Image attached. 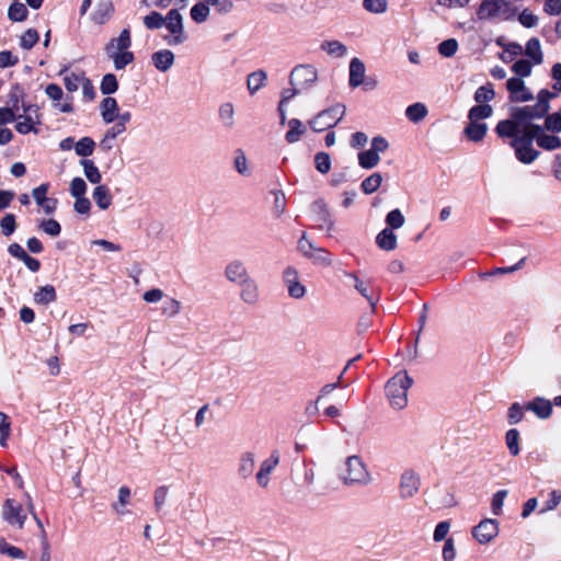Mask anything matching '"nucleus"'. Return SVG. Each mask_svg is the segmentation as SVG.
<instances>
[{"instance_id": "1", "label": "nucleus", "mask_w": 561, "mask_h": 561, "mask_svg": "<svg viewBox=\"0 0 561 561\" xmlns=\"http://www.w3.org/2000/svg\"><path fill=\"white\" fill-rule=\"evenodd\" d=\"M556 93L548 90H541L538 93V101L534 106H524L516 110L513 114L512 119H505L499 122L496 125V133L500 137H515L520 136L524 133L527 121L530 118H539L546 115L549 111V100L554 98Z\"/></svg>"}, {"instance_id": "2", "label": "nucleus", "mask_w": 561, "mask_h": 561, "mask_svg": "<svg viewBox=\"0 0 561 561\" xmlns=\"http://www.w3.org/2000/svg\"><path fill=\"white\" fill-rule=\"evenodd\" d=\"M339 477L346 486H366L373 481L367 465L358 455H352L345 458L340 469Z\"/></svg>"}, {"instance_id": "3", "label": "nucleus", "mask_w": 561, "mask_h": 561, "mask_svg": "<svg viewBox=\"0 0 561 561\" xmlns=\"http://www.w3.org/2000/svg\"><path fill=\"white\" fill-rule=\"evenodd\" d=\"M131 37L129 28H124L118 36L111 38L105 45L104 51L114 64L116 70L125 69L135 59L134 53L129 50Z\"/></svg>"}, {"instance_id": "4", "label": "nucleus", "mask_w": 561, "mask_h": 561, "mask_svg": "<svg viewBox=\"0 0 561 561\" xmlns=\"http://www.w3.org/2000/svg\"><path fill=\"white\" fill-rule=\"evenodd\" d=\"M540 130L541 127L539 125L526 124L524 133L512 140L511 145L515 149L516 158L520 162L529 164L538 158L539 151L533 147V141Z\"/></svg>"}, {"instance_id": "5", "label": "nucleus", "mask_w": 561, "mask_h": 561, "mask_svg": "<svg viewBox=\"0 0 561 561\" xmlns=\"http://www.w3.org/2000/svg\"><path fill=\"white\" fill-rule=\"evenodd\" d=\"M413 380L407 371H399L386 385V393L392 408L401 410L408 403V389Z\"/></svg>"}, {"instance_id": "6", "label": "nucleus", "mask_w": 561, "mask_h": 561, "mask_svg": "<svg viewBox=\"0 0 561 561\" xmlns=\"http://www.w3.org/2000/svg\"><path fill=\"white\" fill-rule=\"evenodd\" d=\"M512 0H483L477 11L479 20H511L516 15Z\"/></svg>"}, {"instance_id": "7", "label": "nucleus", "mask_w": 561, "mask_h": 561, "mask_svg": "<svg viewBox=\"0 0 561 561\" xmlns=\"http://www.w3.org/2000/svg\"><path fill=\"white\" fill-rule=\"evenodd\" d=\"M345 112L346 108L343 104H335L318 113L308 124L316 133H320L335 126L343 118Z\"/></svg>"}, {"instance_id": "8", "label": "nucleus", "mask_w": 561, "mask_h": 561, "mask_svg": "<svg viewBox=\"0 0 561 561\" xmlns=\"http://www.w3.org/2000/svg\"><path fill=\"white\" fill-rule=\"evenodd\" d=\"M163 25L169 31V35L164 36V41L168 45L175 46L186 41V35L183 27V18L178 10L172 9L168 12L167 16L164 18Z\"/></svg>"}, {"instance_id": "9", "label": "nucleus", "mask_w": 561, "mask_h": 561, "mask_svg": "<svg viewBox=\"0 0 561 561\" xmlns=\"http://www.w3.org/2000/svg\"><path fill=\"white\" fill-rule=\"evenodd\" d=\"M18 123L15 129L22 135L28 133L38 134L37 125L42 124L39 108L36 105L28 104L23 106V114L16 115Z\"/></svg>"}, {"instance_id": "10", "label": "nucleus", "mask_w": 561, "mask_h": 561, "mask_svg": "<svg viewBox=\"0 0 561 561\" xmlns=\"http://www.w3.org/2000/svg\"><path fill=\"white\" fill-rule=\"evenodd\" d=\"M2 518L11 527L22 529L27 518L23 505L14 499H7L2 506Z\"/></svg>"}, {"instance_id": "11", "label": "nucleus", "mask_w": 561, "mask_h": 561, "mask_svg": "<svg viewBox=\"0 0 561 561\" xmlns=\"http://www.w3.org/2000/svg\"><path fill=\"white\" fill-rule=\"evenodd\" d=\"M318 80V71L312 65H298L289 76V81L293 87L301 89L311 88Z\"/></svg>"}, {"instance_id": "12", "label": "nucleus", "mask_w": 561, "mask_h": 561, "mask_svg": "<svg viewBox=\"0 0 561 561\" xmlns=\"http://www.w3.org/2000/svg\"><path fill=\"white\" fill-rule=\"evenodd\" d=\"M499 531V522L496 519L485 518L472 528L471 534L480 545H488L497 537Z\"/></svg>"}, {"instance_id": "13", "label": "nucleus", "mask_w": 561, "mask_h": 561, "mask_svg": "<svg viewBox=\"0 0 561 561\" xmlns=\"http://www.w3.org/2000/svg\"><path fill=\"white\" fill-rule=\"evenodd\" d=\"M344 275L353 280L354 289L367 300L373 309H375L380 299V295L378 289L373 286L371 282L362 279L355 273L351 272H345Z\"/></svg>"}, {"instance_id": "14", "label": "nucleus", "mask_w": 561, "mask_h": 561, "mask_svg": "<svg viewBox=\"0 0 561 561\" xmlns=\"http://www.w3.org/2000/svg\"><path fill=\"white\" fill-rule=\"evenodd\" d=\"M280 461L278 450H273L267 458L261 461L259 470L255 474V481L262 489H266L271 482V474L277 468Z\"/></svg>"}, {"instance_id": "15", "label": "nucleus", "mask_w": 561, "mask_h": 561, "mask_svg": "<svg viewBox=\"0 0 561 561\" xmlns=\"http://www.w3.org/2000/svg\"><path fill=\"white\" fill-rule=\"evenodd\" d=\"M421 485L420 476L413 470H405L400 477L399 496L402 500H408L419 493Z\"/></svg>"}, {"instance_id": "16", "label": "nucleus", "mask_w": 561, "mask_h": 561, "mask_svg": "<svg viewBox=\"0 0 561 561\" xmlns=\"http://www.w3.org/2000/svg\"><path fill=\"white\" fill-rule=\"evenodd\" d=\"M224 275L229 283L234 285L244 283L251 276L248 266L240 259L228 262L225 266Z\"/></svg>"}, {"instance_id": "17", "label": "nucleus", "mask_w": 561, "mask_h": 561, "mask_svg": "<svg viewBox=\"0 0 561 561\" xmlns=\"http://www.w3.org/2000/svg\"><path fill=\"white\" fill-rule=\"evenodd\" d=\"M283 280L288 295L295 299H301L306 295V287L299 280V273L293 266H287L283 272Z\"/></svg>"}, {"instance_id": "18", "label": "nucleus", "mask_w": 561, "mask_h": 561, "mask_svg": "<svg viewBox=\"0 0 561 561\" xmlns=\"http://www.w3.org/2000/svg\"><path fill=\"white\" fill-rule=\"evenodd\" d=\"M506 89L513 102H527L533 100V94L526 88L523 79L518 77L510 78L506 82Z\"/></svg>"}, {"instance_id": "19", "label": "nucleus", "mask_w": 561, "mask_h": 561, "mask_svg": "<svg viewBox=\"0 0 561 561\" xmlns=\"http://www.w3.org/2000/svg\"><path fill=\"white\" fill-rule=\"evenodd\" d=\"M48 190L49 184L43 183L32 191L33 198L46 215L53 214L57 208V199L47 197Z\"/></svg>"}, {"instance_id": "20", "label": "nucleus", "mask_w": 561, "mask_h": 561, "mask_svg": "<svg viewBox=\"0 0 561 561\" xmlns=\"http://www.w3.org/2000/svg\"><path fill=\"white\" fill-rule=\"evenodd\" d=\"M238 286L240 287V299L244 304L254 306L259 302L260 289L256 280L252 276L245 279L244 283L238 284Z\"/></svg>"}, {"instance_id": "21", "label": "nucleus", "mask_w": 561, "mask_h": 561, "mask_svg": "<svg viewBox=\"0 0 561 561\" xmlns=\"http://www.w3.org/2000/svg\"><path fill=\"white\" fill-rule=\"evenodd\" d=\"M525 410L531 411L539 419L547 420L552 414V402L543 397H536L525 405Z\"/></svg>"}, {"instance_id": "22", "label": "nucleus", "mask_w": 561, "mask_h": 561, "mask_svg": "<svg viewBox=\"0 0 561 561\" xmlns=\"http://www.w3.org/2000/svg\"><path fill=\"white\" fill-rule=\"evenodd\" d=\"M366 68L364 62L358 58H353L350 62V80L351 88H357L364 83Z\"/></svg>"}, {"instance_id": "23", "label": "nucleus", "mask_w": 561, "mask_h": 561, "mask_svg": "<svg viewBox=\"0 0 561 561\" xmlns=\"http://www.w3.org/2000/svg\"><path fill=\"white\" fill-rule=\"evenodd\" d=\"M130 495H131V491L128 486L123 485L118 489L117 501L112 503V505H111L112 511L117 516H125L130 513V511L127 510V505L130 502Z\"/></svg>"}, {"instance_id": "24", "label": "nucleus", "mask_w": 561, "mask_h": 561, "mask_svg": "<svg viewBox=\"0 0 561 561\" xmlns=\"http://www.w3.org/2000/svg\"><path fill=\"white\" fill-rule=\"evenodd\" d=\"M174 54L169 49L156 51L151 56L153 66L161 72H167L174 64Z\"/></svg>"}, {"instance_id": "25", "label": "nucleus", "mask_w": 561, "mask_h": 561, "mask_svg": "<svg viewBox=\"0 0 561 561\" xmlns=\"http://www.w3.org/2000/svg\"><path fill=\"white\" fill-rule=\"evenodd\" d=\"M100 110L103 121L107 124L114 123L119 112L117 101L111 96L103 99Z\"/></svg>"}, {"instance_id": "26", "label": "nucleus", "mask_w": 561, "mask_h": 561, "mask_svg": "<svg viewBox=\"0 0 561 561\" xmlns=\"http://www.w3.org/2000/svg\"><path fill=\"white\" fill-rule=\"evenodd\" d=\"M255 468V455L252 451L243 453L238 463V474L242 479H249L253 476Z\"/></svg>"}, {"instance_id": "27", "label": "nucleus", "mask_w": 561, "mask_h": 561, "mask_svg": "<svg viewBox=\"0 0 561 561\" xmlns=\"http://www.w3.org/2000/svg\"><path fill=\"white\" fill-rule=\"evenodd\" d=\"M114 12V5L111 0H101L93 14L92 19L96 24H104L110 20Z\"/></svg>"}, {"instance_id": "28", "label": "nucleus", "mask_w": 561, "mask_h": 561, "mask_svg": "<svg viewBox=\"0 0 561 561\" xmlns=\"http://www.w3.org/2000/svg\"><path fill=\"white\" fill-rule=\"evenodd\" d=\"M377 245L385 251H392L397 247V236L389 229H382L376 237Z\"/></svg>"}, {"instance_id": "29", "label": "nucleus", "mask_w": 561, "mask_h": 561, "mask_svg": "<svg viewBox=\"0 0 561 561\" xmlns=\"http://www.w3.org/2000/svg\"><path fill=\"white\" fill-rule=\"evenodd\" d=\"M488 130V125L479 121H469L465 128L466 136L472 141H481Z\"/></svg>"}, {"instance_id": "30", "label": "nucleus", "mask_w": 561, "mask_h": 561, "mask_svg": "<svg viewBox=\"0 0 561 561\" xmlns=\"http://www.w3.org/2000/svg\"><path fill=\"white\" fill-rule=\"evenodd\" d=\"M218 118L225 128L230 129L234 126V106L231 102L220 104L218 108Z\"/></svg>"}, {"instance_id": "31", "label": "nucleus", "mask_w": 561, "mask_h": 561, "mask_svg": "<svg viewBox=\"0 0 561 561\" xmlns=\"http://www.w3.org/2000/svg\"><path fill=\"white\" fill-rule=\"evenodd\" d=\"M92 197L100 209H107L112 204V195L107 186L98 185L93 193Z\"/></svg>"}, {"instance_id": "32", "label": "nucleus", "mask_w": 561, "mask_h": 561, "mask_svg": "<svg viewBox=\"0 0 561 561\" xmlns=\"http://www.w3.org/2000/svg\"><path fill=\"white\" fill-rule=\"evenodd\" d=\"M267 75L264 70H256L248 76L247 87L251 95L265 85Z\"/></svg>"}, {"instance_id": "33", "label": "nucleus", "mask_w": 561, "mask_h": 561, "mask_svg": "<svg viewBox=\"0 0 561 561\" xmlns=\"http://www.w3.org/2000/svg\"><path fill=\"white\" fill-rule=\"evenodd\" d=\"M288 127L289 129L285 135V139L289 144L297 142L306 131V127L304 126L302 122L298 118H291L288 122Z\"/></svg>"}, {"instance_id": "34", "label": "nucleus", "mask_w": 561, "mask_h": 561, "mask_svg": "<svg viewBox=\"0 0 561 561\" xmlns=\"http://www.w3.org/2000/svg\"><path fill=\"white\" fill-rule=\"evenodd\" d=\"M57 298L56 290L51 285L39 287L34 294V301L41 305H48L54 302Z\"/></svg>"}, {"instance_id": "35", "label": "nucleus", "mask_w": 561, "mask_h": 561, "mask_svg": "<svg viewBox=\"0 0 561 561\" xmlns=\"http://www.w3.org/2000/svg\"><path fill=\"white\" fill-rule=\"evenodd\" d=\"M427 108L423 103H414L407 107L405 116L412 123H420L427 115Z\"/></svg>"}, {"instance_id": "36", "label": "nucleus", "mask_w": 561, "mask_h": 561, "mask_svg": "<svg viewBox=\"0 0 561 561\" xmlns=\"http://www.w3.org/2000/svg\"><path fill=\"white\" fill-rule=\"evenodd\" d=\"M492 114L493 108L491 105L478 103V105H474L469 110L468 119L481 122L483 119L491 117Z\"/></svg>"}, {"instance_id": "37", "label": "nucleus", "mask_w": 561, "mask_h": 561, "mask_svg": "<svg viewBox=\"0 0 561 561\" xmlns=\"http://www.w3.org/2000/svg\"><path fill=\"white\" fill-rule=\"evenodd\" d=\"M88 181L92 184H99L102 180L101 172L92 160L83 159L80 161Z\"/></svg>"}, {"instance_id": "38", "label": "nucleus", "mask_w": 561, "mask_h": 561, "mask_svg": "<svg viewBox=\"0 0 561 561\" xmlns=\"http://www.w3.org/2000/svg\"><path fill=\"white\" fill-rule=\"evenodd\" d=\"M538 146L545 150H554L561 147V139L554 135L542 134L541 130L535 137Z\"/></svg>"}, {"instance_id": "39", "label": "nucleus", "mask_w": 561, "mask_h": 561, "mask_svg": "<svg viewBox=\"0 0 561 561\" xmlns=\"http://www.w3.org/2000/svg\"><path fill=\"white\" fill-rule=\"evenodd\" d=\"M525 53L529 58H531L535 65H539L542 62L541 46L537 38H530L526 43Z\"/></svg>"}, {"instance_id": "40", "label": "nucleus", "mask_w": 561, "mask_h": 561, "mask_svg": "<svg viewBox=\"0 0 561 561\" xmlns=\"http://www.w3.org/2000/svg\"><path fill=\"white\" fill-rule=\"evenodd\" d=\"M233 165L236 171L243 176H249L251 174L250 167L248 164V159L243 150L237 149L234 151Z\"/></svg>"}, {"instance_id": "41", "label": "nucleus", "mask_w": 561, "mask_h": 561, "mask_svg": "<svg viewBox=\"0 0 561 561\" xmlns=\"http://www.w3.org/2000/svg\"><path fill=\"white\" fill-rule=\"evenodd\" d=\"M380 162V157L377 156L371 149L358 153V164L363 169H373Z\"/></svg>"}, {"instance_id": "42", "label": "nucleus", "mask_w": 561, "mask_h": 561, "mask_svg": "<svg viewBox=\"0 0 561 561\" xmlns=\"http://www.w3.org/2000/svg\"><path fill=\"white\" fill-rule=\"evenodd\" d=\"M321 49L333 57H343L347 48L339 41H327L321 44Z\"/></svg>"}, {"instance_id": "43", "label": "nucleus", "mask_w": 561, "mask_h": 561, "mask_svg": "<svg viewBox=\"0 0 561 561\" xmlns=\"http://www.w3.org/2000/svg\"><path fill=\"white\" fill-rule=\"evenodd\" d=\"M382 183V176L380 173L376 172L366 178L360 187L365 194H373L375 193Z\"/></svg>"}, {"instance_id": "44", "label": "nucleus", "mask_w": 561, "mask_h": 561, "mask_svg": "<svg viewBox=\"0 0 561 561\" xmlns=\"http://www.w3.org/2000/svg\"><path fill=\"white\" fill-rule=\"evenodd\" d=\"M85 76L83 73L69 72L64 77V84L68 92H76L83 83Z\"/></svg>"}, {"instance_id": "45", "label": "nucleus", "mask_w": 561, "mask_h": 561, "mask_svg": "<svg viewBox=\"0 0 561 561\" xmlns=\"http://www.w3.org/2000/svg\"><path fill=\"white\" fill-rule=\"evenodd\" d=\"M95 148V142L90 137H83L75 145L76 153L80 157H89L93 153Z\"/></svg>"}, {"instance_id": "46", "label": "nucleus", "mask_w": 561, "mask_h": 561, "mask_svg": "<svg viewBox=\"0 0 561 561\" xmlns=\"http://www.w3.org/2000/svg\"><path fill=\"white\" fill-rule=\"evenodd\" d=\"M314 264L321 266H329L332 263L331 253L322 248L313 249L312 253L308 256Z\"/></svg>"}, {"instance_id": "47", "label": "nucleus", "mask_w": 561, "mask_h": 561, "mask_svg": "<svg viewBox=\"0 0 561 561\" xmlns=\"http://www.w3.org/2000/svg\"><path fill=\"white\" fill-rule=\"evenodd\" d=\"M274 196L272 214L275 218H279L286 211V197L282 191H273Z\"/></svg>"}, {"instance_id": "48", "label": "nucleus", "mask_w": 561, "mask_h": 561, "mask_svg": "<svg viewBox=\"0 0 561 561\" xmlns=\"http://www.w3.org/2000/svg\"><path fill=\"white\" fill-rule=\"evenodd\" d=\"M495 98V92L493 85L488 83L478 88L474 92L473 99L477 103L483 104L485 102H490Z\"/></svg>"}, {"instance_id": "49", "label": "nucleus", "mask_w": 561, "mask_h": 561, "mask_svg": "<svg viewBox=\"0 0 561 561\" xmlns=\"http://www.w3.org/2000/svg\"><path fill=\"white\" fill-rule=\"evenodd\" d=\"M505 442L511 455L517 456L520 451L518 431L515 428L508 430L505 435Z\"/></svg>"}, {"instance_id": "50", "label": "nucleus", "mask_w": 561, "mask_h": 561, "mask_svg": "<svg viewBox=\"0 0 561 561\" xmlns=\"http://www.w3.org/2000/svg\"><path fill=\"white\" fill-rule=\"evenodd\" d=\"M385 221L387 228L393 230L401 228L405 222V218L400 209H393L387 214Z\"/></svg>"}, {"instance_id": "51", "label": "nucleus", "mask_w": 561, "mask_h": 561, "mask_svg": "<svg viewBox=\"0 0 561 561\" xmlns=\"http://www.w3.org/2000/svg\"><path fill=\"white\" fill-rule=\"evenodd\" d=\"M27 13L28 12L26 7L21 2L12 3L8 11L9 19L14 22L24 21L27 16Z\"/></svg>"}, {"instance_id": "52", "label": "nucleus", "mask_w": 561, "mask_h": 561, "mask_svg": "<svg viewBox=\"0 0 561 561\" xmlns=\"http://www.w3.org/2000/svg\"><path fill=\"white\" fill-rule=\"evenodd\" d=\"M100 89L105 95L115 93L118 89V82L115 75L106 73L102 79Z\"/></svg>"}, {"instance_id": "53", "label": "nucleus", "mask_w": 561, "mask_h": 561, "mask_svg": "<svg viewBox=\"0 0 561 561\" xmlns=\"http://www.w3.org/2000/svg\"><path fill=\"white\" fill-rule=\"evenodd\" d=\"M363 8L374 14H382L388 9L387 0H364Z\"/></svg>"}, {"instance_id": "54", "label": "nucleus", "mask_w": 561, "mask_h": 561, "mask_svg": "<svg viewBox=\"0 0 561 561\" xmlns=\"http://www.w3.org/2000/svg\"><path fill=\"white\" fill-rule=\"evenodd\" d=\"M11 434V422L3 412H0V445L7 447Z\"/></svg>"}, {"instance_id": "55", "label": "nucleus", "mask_w": 561, "mask_h": 561, "mask_svg": "<svg viewBox=\"0 0 561 561\" xmlns=\"http://www.w3.org/2000/svg\"><path fill=\"white\" fill-rule=\"evenodd\" d=\"M209 15V7L206 5L205 3L203 2H199L197 4H195L192 9H191V18L196 22V23H203L207 20Z\"/></svg>"}, {"instance_id": "56", "label": "nucleus", "mask_w": 561, "mask_h": 561, "mask_svg": "<svg viewBox=\"0 0 561 561\" xmlns=\"http://www.w3.org/2000/svg\"><path fill=\"white\" fill-rule=\"evenodd\" d=\"M458 50V42L455 38H448L443 41L438 45V53L443 57H453Z\"/></svg>"}, {"instance_id": "57", "label": "nucleus", "mask_w": 561, "mask_h": 561, "mask_svg": "<svg viewBox=\"0 0 561 561\" xmlns=\"http://www.w3.org/2000/svg\"><path fill=\"white\" fill-rule=\"evenodd\" d=\"M314 164L320 173L327 174L331 169L330 156L327 152H318L314 156Z\"/></svg>"}, {"instance_id": "58", "label": "nucleus", "mask_w": 561, "mask_h": 561, "mask_svg": "<svg viewBox=\"0 0 561 561\" xmlns=\"http://www.w3.org/2000/svg\"><path fill=\"white\" fill-rule=\"evenodd\" d=\"M39 39V36H38V33L36 30L34 28H28L22 36H21V42H20V45L24 48V49H31L35 46V44L38 42Z\"/></svg>"}, {"instance_id": "59", "label": "nucleus", "mask_w": 561, "mask_h": 561, "mask_svg": "<svg viewBox=\"0 0 561 561\" xmlns=\"http://www.w3.org/2000/svg\"><path fill=\"white\" fill-rule=\"evenodd\" d=\"M144 24L149 30H158L164 24V18L159 12H151L144 18Z\"/></svg>"}, {"instance_id": "60", "label": "nucleus", "mask_w": 561, "mask_h": 561, "mask_svg": "<svg viewBox=\"0 0 561 561\" xmlns=\"http://www.w3.org/2000/svg\"><path fill=\"white\" fill-rule=\"evenodd\" d=\"M181 311V302L174 298H168L162 306V313L169 318L176 317Z\"/></svg>"}, {"instance_id": "61", "label": "nucleus", "mask_w": 561, "mask_h": 561, "mask_svg": "<svg viewBox=\"0 0 561 561\" xmlns=\"http://www.w3.org/2000/svg\"><path fill=\"white\" fill-rule=\"evenodd\" d=\"M524 407L517 402L513 403L507 411V420L510 424H517L524 419Z\"/></svg>"}, {"instance_id": "62", "label": "nucleus", "mask_w": 561, "mask_h": 561, "mask_svg": "<svg viewBox=\"0 0 561 561\" xmlns=\"http://www.w3.org/2000/svg\"><path fill=\"white\" fill-rule=\"evenodd\" d=\"M169 489L165 485L158 486L154 491L153 501L156 511L160 512L167 503Z\"/></svg>"}, {"instance_id": "63", "label": "nucleus", "mask_w": 561, "mask_h": 561, "mask_svg": "<svg viewBox=\"0 0 561 561\" xmlns=\"http://www.w3.org/2000/svg\"><path fill=\"white\" fill-rule=\"evenodd\" d=\"M39 228L50 237H57L60 234L61 227L55 219H45L39 224Z\"/></svg>"}, {"instance_id": "64", "label": "nucleus", "mask_w": 561, "mask_h": 561, "mask_svg": "<svg viewBox=\"0 0 561 561\" xmlns=\"http://www.w3.org/2000/svg\"><path fill=\"white\" fill-rule=\"evenodd\" d=\"M531 64L526 59H519L512 66V70L518 78L528 77L531 73Z\"/></svg>"}]
</instances>
